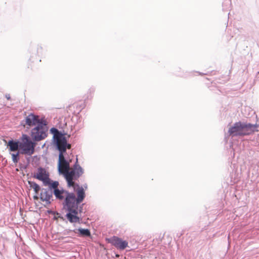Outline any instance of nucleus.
Listing matches in <instances>:
<instances>
[{
    "label": "nucleus",
    "instance_id": "obj_1",
    "mask_svg": "<svg viewBox=\"0 0 259 259\" xmlns=\"http://www.w3.org/2000/svg\"><path fill=\"white\" fill-rule=\"evenodd\" d=\"M258 127L259 125L257 123L251 124L239 121L235 123L229 128L228 133L232 137L247 135L258 131L257 128Z\"/></svg>",
    "mask_w": 259,
    "mask_h": 259
},
{
    "label": "nucleus",
    "instance_id": "obj_2",
    "mask_svg": "<svg viewBox=\"0 0 259 259\" xmlns=\"http://www.w3.org/2000/svg\"><path fill=\"white\" fill-rule=\"evenodd\" d=\"M51 134L53 135L54 142L56 145L57 149L59 151V153L64 154L66 153L67 149L71 148V144H68L67 140L64 136L57 128L52 127L50 130Z\"/></svg>",
    "mask_w": 259,
    "mask_h": 259
},
{
    "label": "nucleus",
    "instance_id": "obj_3",
    "mask_svg": "<svg viewBox=\"0 0 259 259\" xmlns=\"http://www.w3.org/2000/svg\"><path fill=\"white\" fill-rule=\"evenodd\" d=\"M83 173L82 167L78 164V158H76L75 163L71 170H67L61 174H63L67 182L68 187H74L76 185L74 182L77 180Z\"/></svg>",
    "mask_w": 259,
    "mask_h": 259
},
{
    "label": "nucleus",
    "instance_id": "obj_4",
    "mask_svg": "<svg viewBox=\"0 0 259 259\" xmlns=\"http://www.w3.org/2000/svg\"><path fill=\"white\" fill-rule=\"evenodd\" d=\"M20 153L21 154L31 156L34 152L35 143L33 142L26 135H22L21 142H20Z\"/></svg>",
    "mask_w": 259,
    "mask_h": 259
},
{
    "label": "nucleus",
    "instance_id": "obj_5",
    "mask_svg": "<svg viewBox=\"0 0 259 259\" xmlns=\"http://www.w3.org/2000/svg\"><path fill=\"white\" fill-rule=\"evenodd\" d=\"M48 127L45 121L39 123L31 131V137L32 140L38 142L45 139L47 137Z\"/></svg>",
    "mask_w": 259,
    "mask_h": 259
},
{
    "label": "nucleus",
    "instance_id": "obj_6",
    "mask_svg": "<svg viewBox=\"0 0 259 259\" xmlns=\"http://www.w3.org/2000/svg\"><path fill=\"white\" fill-rule=\"evenodd\" d=\"M64 199V208L66 210H70L74 213H76L79 203H77L75 195L72 192H66V196Z\"/></svg>",
    "mask_w": 259,
    "mask_h": 259
},
{
    "label": "nucleus",
    "instance_id": "obj_7",
    "mask_svg": "<svg viewBox=\"0 0 259 259\" xmlns=\"http://www.w3.org/2000/svg\"><path fill=\"white\" fill-rule=\"evenodd\" d=\"M71 159L67 158L65 157L64 154L62 153H59V160L58 163V169L59 174L67 170H70V163L71 162Z\"/></svg>",
    "mask_w": 259,
    "mask_h": 259
},
{
    "label": "nucleus",
    "instance_id": "obj_8",
    "mask_svg": "<svg viewBox=\"0 0 259 259\" xmlns=\"http://www.w3.org/2000/svg\"><path fill=\"white\" fill-rule=\"evenodd\" d=\"M44 121L42 119H39L38 115L30 113L25 117V120L22 121V124L24 126H25L26 125L29 126H36L38 124Z\"/></svg>",
    "mask_w": 259,
    "mask_h": 259
},
{
    "label": "nucleus",
    "instance_id": "obj_9",
    "mask_svg": "<svg viewBox=\"0 0 259 259\" xmlns=\"http://www.w3.org/2000/svg\"><path fill=\"white\" fill-rule=\"evenodd\" d=\"M108 242L116 248L121 250L124 249L128 245V242L126 241L122 240L121 238L116 236H113L109 239Z\"/></svg>",
    "mask_w": 259,
    "mask_h": 259
},
{
    "label": "nucleus",
    "instance_id": "obj_10",
    "mask_svg": "<svg viewBox=\"0 0 259 259\" xmlns=\"http://www.w3.org/2000/svg\"><path fill=\"white\" fill-rule=\"evenodd\" d=\"M34 177L41 181L44 185L49 184V175L44 168L39 167L37 169V172L34 176Z\"/></svg>",
    "mask_w": 259,
    "mask_h": 259
},
{
    "label": "nucleus",
    "instance_id": "obj_11",
    "mask_svg": "<svg viewBox=\"0 0 259 259\" xmlns=\"http://www.w3.org/2000/svg\"><path fill=\"white\" fill-rule=\"evenodd\" d=\"M53 197V192L49 189H42L40 194V199L41 201L45 202L46 204H50L51 203V198Z\"/></svg>",
    "mask_w": 259,
    "mask_h": 259
},
{
    "label": "nucleus",
    "instance_id": "obj_12",
    "mask_svg": "<svg viewBox=\"0 0 259 259\" xmlns=\"http://www.w3.org/2000/svg\"><path fill=\"white\" fill-rule=\"evenodd\" d=\"M76 187L78 188L76 190L77 197H76V199L77 203L80 204L85 198V192L82 187H79L78 184H76L73 187L75 188Z\"/></svg>",
    "mask_w": 259,
    "mask_h": 259
},
{
    "label": "nucleus",
    "instance_id": "obj_13",
    "mask_svg": "<svg viewBox=\"0 0 259 259\" xmlns=\"http://www.w3.org/2000/svg\"><path fill=\"white\" fill-rule=\"evenodd\" d=\"M52 192L56 198L59 200H64V197L66 196V192H69V191L64 190L63 188L55 189Z\"/></svg>",
    "mask_w": 259,
    "mask_h": 259
},
{
    "label": "nucleus",
    "instance_id": "obj_14",
    "mask_svg": "<svg viewBox=\"0 0 259 259\" xmlns=\"http://www.w3.org/2000/svg\"><path fill=\"white\" fill-rule=\"evenodd\" d=\"M20 142L13 140H10L7 144V147L9 148V150L11 152H15L18 150L20 151Z\"/></svg>",
    "mask_w": 259,
    "mask_h": 259
},
{
    "label": "nucleus",
    "instance_id": "obj_15",
    "mask_svg": "<svg viewBox=\"0 0 259 259\" xmlns=\"http://www.w3.org/2000/svg\"><path fill=\"white\" fill-rule=\"evenodd\" d=\"M67 211L68 212L66 214V217L70 223L79 222L80 219L77 216V214H78V209H76V213H75L70 210Z\"/></svg>",
    "mask_w": 259,
    "mask_h": 259
},
{
    "label": "nucleus",
    "instance_id": "obj_16",
    "mask_svg": "<svg viewBox=\"0 0 259 259\" xmlns=\"http://www.w3.org/2000/svg\"><path fill=\"white\" fill-rule=\"evenodd\" d=\"M59 182L58 181H54V182H52L50 180V179H49V184H46L45 185L47 186H49V189L51 190H53V191H54V190L55 189H59L58 188V186H59Z\"/></svg>",
    "mask_w": 259,
    "mask_h": 259
},
{
    "label": "nucleus",
    "instance_id": "obj_17",
    "mask_svg": "<svg viewBox=\"0 0 259 259\" xmlns=\"http://www.w3.org/2000/svg\"><path fill=\"white\" fill-rule=\"evenodd\" d=\"M78 231L82 236L90 237L91 236V232L88 229L79 228Z\"/></svg>",
    "mask_w": 259,
    "mask_h": 259
},
{
    "label": "nucleus",
    "instance_id": "obj_18",
    "mask_svg": "<svg viewBox=\"0 0 259 259\" xmlns=\"http://www.w3.org/2000/svg\"><path fill=\"white\" fill-rule=\"evenodd\" d=\"M28 183L30 185V187L33 189L35 192L36 193H38L40 189V186L34 182L29 181Z\"/></svg>",
    "mask_w": 259,
    "mask_h": 259
},
{
    "label": "nucleus",
    "instance_id": "obj_19",
    "mask_svg": "<svg viewBox=\"0 0 259 259\" xmlns=\"http://www.w3.org/2000/svg\"><path fill=\"white\" fill-rule=\"evenodd\" d=\"M20 154V151L17 152V153H12V161L14 163H16L19 160V155Z\"/></svg>",
    "mask_w": 259,
    "mask_h": 259
},
{
    "label": "nucleus",
    "instance_id": "obj_20",
    "mask_svg": "<svg viewBox=\"0 0 259 259\" xmlns=\"http://www.w3.org/2000/svg\"><path fill=\"white\" fill-rule=\"evenodd\" d=\"M6 97L7 99L9 100L10 99V96L9 95H6Z\"/></svg>",
    "mask_w": 259,
    "mask_h": 259
},
{
    "label": "nucleus",
    "instance_id": "obj_21",
    "mask_svg": "<svg viewBox=\"0 0 259 259\" xmlns=\"http://www.w3.org/2000/svg\"><path fill=\"white\" fill-rule=\"evenodd\" d=\"M33 197H34V199H36V200H37L38 199V197L37 196H34Z\"/></svg>",
    "mask_w": 259,
    "mask_h": 259
}]
</instances>
